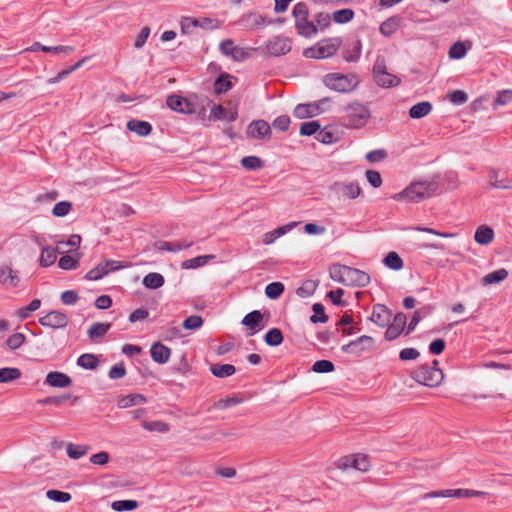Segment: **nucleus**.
Segmentation results:
<instances>
[{
	"mask_svg": "<svg viewBox=\"0 0 512 512\" xmlns=\"http://www.w3.org/2000/svg\"><path fill=\"white\" fill-rule=\"evenodd\" d=\"M448 99L456 105L465 103L468 99L467 94L462 90H455L447 95Z\"/></svg>",
	"mask_w": 512,
	"mask_h": 512,
	"instance_id": "64",
	"label": "nucleus"
},
{
	"mask_svg": "<svg viewBox=\"0 0 512 512\" xmlns=\"http://www.w3.org/2000/svg\"><path fill=\"white\" fill-rule=\"evenodd\" d=\"M46 496L48 499L59 503L69 502L72 498L70 493L54 489L48 490Z\"/></svg>",
	"mask_w": 512,
	"mask_h": 512,
	"instance_id": "50",
	"label": "nucleus"
},
{
	"mask_svg": "<svg viewBox=\"0 0 512 512\" xmlns=\"http://www.w3.org/2000/svg\"><path fill=\"white\" fill-rule=\"evenodd\" d=\"M468 47L464 42H455L449 49L448 55L451 59H462L467 53Z\"/></svg>",
	"mask_w": 512,
	"mask_h": 512,
	"instance_id": "46",
	"label": "nucleus"
},
{
	"mask_svg": "<svg viewBox=\"0 0 512 512\" xmlns=\"http://www.w3.org/2000/svg\"><path fill=\"white\" fill-rule=\"evenodd\" d=\"M370 282V276L359 269L347 267L345 286L365 287Z\"/></svg>",
	"mask_w": 512,
	"mask_h": 512,
	"instance_id": "14",
	"label": "nucleus"
},
{
	"mask_svg": "<svg viewBox=\"0 0 512 512\" xmlns=\"http://www.w3.org/2000/svg\"><path fill=\"white\" fill-rule=\"evenodd\" d=\"M203 325V319L201 316L192 315L187 317L183 322V327L187 330H196Z\"/></svg>",
	"mask_w": 512,
	"mask_h": 512,
	"instance_id": "61",
	"label": "nucleus"
},
{
	"mask_svg": "<svg viewBox=\"0 0 512 512\" xmlns=\"http://www.w3.org/2000/svg\"><path fill=\"white\" fill-rule=\"evenodd\" d=\"M438 190V183L435 181H416L401 192L392 196L395 201H406L411 203L421 202L435 195Z\"/></svg>",
	"mask_w": 512,
	"mask_h": 512,
	"instance_id": "1",
	"label": "nucleus"
},
{
	"mask_svg": "<svg viewBox=\"0 0 512 512\" xmlns=\"http://www.w3.org/2000/svg\"><path fill=\"white\" fill-rule=\"evenodd\" d=\"M331 190L347 199H356L361 193V188L354 182H335L331 186Z\"/></svg>",
	"mask_w": 512,
	"mask_h": 512,
	"instance_id": "15",
	"label": "nucleus"
},
{
	"mask_svg": "<svg viewBox=\"0 0 512 512\" xmlns=\"http://www.w3.org/2000/svg\"><path fill=\"white\" fill-rule=\"evenodd\" d=\"M262 321V314L258 310H254L244 316L241 323L251 330L250 335L256 334L260 329V323Z\"/></svg>",
	"mask_w": 512,
	"mask_h": 512,
	"instance_id": "21",
	"label": "nucleus"
},
{
	"mask_svg": "<svg viewBox=\"0 0 512 512\" xmlns=\"http://www.w3.org/2000/svg\"><path fill=\"white\" fill-rule=\"evenodd\" d=\"M231 88V81L229 74H221L215 81L214 90L215 93L221 94Z\"/></svg>",
	"mask_w": 512,
	"mask_h": 512,
	"instance_id": "47",
	"label": "nucleus"
},
{
	"mask_svg": "<svg viewBox=\"0 0 512 512\" xmlns=\"http://www.w3.org/2000/svg\"><path fill=\"white\" fill-rule=\"evenodd\" d=\"M219 50L224 56L231 57L234 61L241 62L251 57L255 48H243L234 45L232 39L223 40L219 44Z\"/></svg>",
	"mask_w": 512,
	"mask_h": 512,
	"instance_id": "6",
	"label": "nucleus"
},
{
	"mask_svg": "<svg viewBox=\"0 0 512 512\" xmlns=\"http://www.w3.org/2000/svg\"><path fill=\"white\" fill-rule=\"evenodd\" d=\"M210 371L218 378H225L233 375L236 369L232 364H214L210 367Z\"/></svg>",
	"mask_w": 512,
	"mask_h": 512,
	"instance_id": "38",
	"label": "nucleus"
},
{
	"mask_svg": "<svg viewBox=\"0 0 512 512\" xmlns=\"http://www.w3.org/2000/svg\"><path fill=\"white\" fill-rule=\"evenodd\" d=\"M72 208V203L69 201L58 202L52 209V214L56 217L66 216Z\"/></svg>",
	"mask_w": 512,
	"mask_h": 512,
	"instance_id": "57",
	"label": "nucleus"
},
{
	"mask_svg": "<svg viewBox=\"0 0 512 512\" xmlns=\"http://www.w3.org/2000/svg\"><path fill=\"white\" fill-rule=\"evenodd\" d=\"M25 339L26 338L24 334L14 333L7 338L6 344L9 347V349L16 350L23 345Z\"/></svg>",
	"mask_w": 512,
	"mask_h": 512,
	"instance_id": "58",
	"label": "nucleus"
},
{
	"mask_svg": "<svg viewBox=\"0 0 512 512\" xmlns=\"http://www.w3.org/2000/svg\"><path fill=\"white\" fill-rule=\"evenodd\" d=\"M130 132H135L137 135L145 137L152 132V125L147 121L130 119Z\"/></svg>",
	"mask_w": 512,
	"mask_h": 512,
	"instance_id": "29",
	"label": "nucleus"
},
{
	"mask_svg": "<svg viewBox=\"0 0 512 512\" xmlns=\"http://www.w3.org/2000/svg\"><path fill=\"white\" fill-rule=\"evenodd\" d=\"M406 325V316L403 313H398L395 315L393 322L388 326L385 332V338L388 341H391L397 338Z\"/></svg>",
	"mask_w": 512,
	"mask_h": 512,
	"instance_id": "16",
	"label": "nucleus"
},
{
	"mask_svg": "<svg viewBox=\"0 0 512 512\" xmlns=\"http://www.w3.org/2000/svg\"><path fill=\"white\" fill-rule=\"evenodd\" d=\"M485 492L472 489H446V497L469 498L485 495Z\"/></svg>",
	"mask_w": 512,
	"mask_h": 512,
	"instance_id": "33",
	"label": "nucleus"
},
{
	"mask_svg": "<svg viewBox=\"0 0 512 512\" xmlns=\"http://www.w3.org/2000/svg\"><path fill=\"white\" fill-rule=\"evenodd\" d=\"M318 283L314 280H306L302 283V285L297 289L296 293L299 297L307 298L312 296L316 289Z\"/></svg>",
	"mask_w": 512,
	"mask_h": 512,
	"instance_id": "42",
	"label": "nucleus"
},
{
	"mask_svg": "<svg viewBox=\"0 0 512 512\" xmlns=\"http://www.w3.org/2000/svg\"><path fill=\"white\" fill-rule=\"evenodd\" d=\"M211 116L215 120H227L229 122H233L237 119L238 114H237L236 109L228 111L221 105H215L211 109Z\"/></svg>",
	"mask_w": 512,
	"mask_h": 512,
	"instance_id": "25",
	"label": "nucleus"
},
{
	"mask_svg": "<svg viewBox=\"0 0 512 512\" xmlns=\"http://www.w3.org/2000/svg\"><path fill=\"white\" fill-rule=\"evenodd\" d=\"M193 245L192 241H174V242H167V241H161L158 243V249L162 251H170V252H177L182 249H187Z\"/></svg>",
	"mask_w": 512,
	"mask_h": 512,
	"instance_id": "28",
	"label": "nucleus"
},
{
	"mask_svg": "<svg viewBox=\"0 0 512 512\" xmlns=\"http://www.w3.org/2000/svg\"><path fill=\"white\" fill-rule=\"evenodd\" d=\"M474 239L480 245H488L494 239V231L487 225H481L476 229Z\"/></svg>",
	"mask_w": 512,
	"mask_h": 512,
	"instance_id": "24",
	"label": "nucleus"
},
{
	"mask_svg": "<svg viewBox=\"0 0 512 512\" xmlns=\"http://www.w3.org/2000/svg\"><path fill=\"white\" fill-rule=\"evenodd\" d=\"M293 16L295 22H299L308 18V7L305 3L299 2L293 8Z\"/></svg>",
	"mask_w": 512,
	"mask_h": 512,
	"instance_id": "62",
	"label": "nucleus"
},
{
	"mask_svg": "<svg viewBox=\"0 0 512 512\" xmlns=\"http://www.w3.org/2000/svg\"><path fill=\"white\" fill-rule=\"evenodd\" d=\"M312 310L314 312V315L310 317L312 323H325L328 321V316L325 314L324 306L321 303H315L312 306Z\"/></svg>",
	"mask_w": 512,
	"mask_h": 512,
	"instance_id": "51",
	"label": "nucleus"
},
{
	"mask_svg": "<svg viewBox=\"0 0 512 512\" xmlns=\"http://www.w3.org/2000/svg\"><path fill=\"white\" fill-rule=\"evenodd\" d=\"M236 23L246 30H256L267 23L270 24L271 21H266L265 17L258 13L249 12L241 15Z\"/></svg>",
	"mask_w": 512,
	"mask_h": 512,
	"instance_id": "12",
	"label": "nucleus"
},
{
	"mask_svg": "<svg viewBox=\"0 0 512 512\" xmlns=\"http://www.w3.org/2000/svg\"><path fill=\"white\" fill-rule=\"evenodd\" d=\"M57 258V249L53 247H44L40 256V264L43 267L53 265Z\"/></svg>",
	"mask_w": 512,
	"mask_h": 512,
	"instance_id": "39",
	"label": "nucleus"
},
{
	"mask_svg": "<svg viewBox=\"0 0 512 512\" xmlns=\"http://www.w3.org/2000/svg\"><path fill=\"white\" fill-rule=\"evenodd\" d=\"M358 79L353 74H329L325 78V85L335 91L346 93L353 91L358 85Z\"/></svg>",
	"mask_w": 512,
	"mask_h": 512,
	"instance_id": "4",
	"label": "nucleus"
},
{
	"mask_svg": "<svg viewBox=\"0 0 512 512\" xmlns=\"http://www.w3.org/2000/svg\"><path fill=\"white\" fill-rule=\"evenodd\" d=\"M241 164L248 170H256L262 167V160L257 156H246L242 158Z\"/></svg>",
	"mask_w": 512,
	"mask_h": 512,
	"instance_id": "60",
	"label": "nucleus"
},
{
	"mask_svg": "<svg viewBox=\"0 0 512 512\" xmlns=\"http://www.w3.org/2000/svg\"><path fill=\"white\" fill-rule=\"evenodd\" d=\"M77 364L82 368L94 370L98 367L99 360L94 354L86 353L77 359Z\"/></svg>",
	"mask_w": 512,
	"mask_h": 512,
	"instance_id": "40",
	"label": "nucleus"
},
{
	"mask_svg": "<svg viewBox=\"0 0 512 512\" xmlns=\"http://www.w3.org/2000/svg\"><path fill=\"white\" fill-rule=\"evenodd\" d=\"M354 12L351 9H341L333 13V20L336 23H347L353 19Z\"/></svg>",
	"mask_w": 512,
	"mask_h": 512,
	"instance_id": "54",
	"label": "nucleus"
},
{
	"mask_svg": "<svg viewBox=\"0 0 512 512\" xmlns=\"http://www.w3.org/2000/svg\"><path fill=\"white\" fill-rule=\"evenodd\" d=\"M326 99L321 100L319 103L298 104L294 109V116L298 119H305L317 115L320 111L319 104H322Z\"/></svg>",
	"mask_w": 512,
	"mask_h": 512,
	"instance_id": "18",
	"label": "nucleus"
},
{
	"mask_svg": "<svg viewBox=\"0 0 512 512\" xmlns=\"http://www.w3.org/2000/svg\"><path fill=\"white\" fill-rule=\"evenodd\" d=\"M124 267H126V266L123 264H120V262H118V261L105 260V261L100 262L95 268L89 270L87 272V274L85 275V278L87 280L96 281V280L103 278L108 273L119 270Z\"/></svg>",
	"mask_w": 512,
	"mask_h": 512,
	"instance_id": "8",
	"label": "nucleus"
},
{
	"mask_svg": "<svg viewBox=\"0 0 512 512\" xmlns=\"http://www.w3.org/2000/svg\"><path fill=\"white\" fill-rule=\"evenodd\" d=\"M270 132V126L264 120L253 121L247 127L248 135L256 139H263L266 136L270 135Z\"/></svg>",
	"mask_w": 512,
	"mask_h": 512,
	"instance_id": "17",
	"label": "nucleus"
},
{
	"mask_svg": "<svg viewBox=\"0 0 512 512\" xmlns=\"http://www.w3.org/2000/svg\"><path fill=\"white\" fill-rule=\"evenodd\" d=\"M264 340L269 346H279L283 342V335L280 329H270L264 337Z\"/></svg>",
	"mask_w": 512,
	"mask_h": 512,
	"instance_id": "43",
	"label": "nucleus"
},
{
	"mask_svg": "<svg viewBox=\"0 0 512 512\" xmlns=\"http://www.w3.org/2000/svg\"><path fill=\"white\" fill-rule=\"evenodd\" d=\"M291 50V41L284 36H275L265 44V51L271 56H281Z\"/></svg>",
	"mask_w": 512,
	"mask_h": 512,
	"instance_id": "10",
	"label": "nucleus"
},
{
	"mask_svg": "<svg viewBox=\"0 0 512 512\" xmlns=\"http://www.w3.org/2000/svg\"><path fill=\"white\" fill-rule=\"evenodd\" d=\"M320 127L321 126L318 121L304 122L300 126V134L303 136H311L315 133L317 134Z\"/></svg>",
	"mask_w": 512,
	"mask_h": 512,
	"instance_id": "55",
	"label": "nucleus"
},
{
	"mask_svg": "<svg viewBox=\"0 0 512 512\" xmlns=\"http://www.w3.org/2000/svg\"><path fill=\"white\" fill-rule=\"evenodd\" d=\"M109 329V323L95 322L89 327L87 334L91 340H95L104 337Z\"/></svg>",
	"mask_w": 512,
	"mask_h": 512,
	"instance_id": "32",
	"label": "nucleus"
},
{
	"mask_svg": "<svg viewBox=\"0 0 512 512\" xmlns=\"http://www.w3.org/2000/svg\"><path fill=\"white\" fill-rule=\"evenodd\" d=\"M374 79L376 84L382 88L396 87L401 82L398 76L393 75L387 71L377 75L374 77Z\"/></svg>",
	"mask_w": 512,
	"mask_h": 512,
	"instance_id": "26",
	"label": "nucleus"
},
{
	"mask_svg": "<svg viewBox=\"0 0 512 512\" xmlns=\"http://www.w3.org/2000/svg\"><path fill=\"white\" fill-rule=\"evenodd\" d=\"M391 313L389 309L381 304H377L373 307L371 314V321L380 327H384L390 320Z\"/></svg>",
	"mask_w": 512,
	"mask_h": 512,
	"instance_id": "19",
	"label": "nucleus"
},
{
	"mask_svg": "<svg viewBox=\"0 0 512 512\" xmlns=\"http://www.w3.org/2000/svg\"><path fill=\"white\" fill-rule=\"evenodd\" d=\"M89 451V446L87 445H77L73 443L66 444V452L69 458L77 460L81 457L85 456Z\"/></svg>",
	"mask_w": 512,
	"mask_h": 512,
	"instance_id": "34",
	"label": "nucleus"
},
{
	"mask_svg": "<svg viewBox=\"0 0 512 512\" xmlns=\"http://www.w3.org/2000/svg\"><path fill=\"white\" fill-rule=\"evenodd\" d=\"M21 377L20 369L16 367L0 368V383H10Z\"/></svg>",
	"mask_w": 512,
	"mask_h": 512,
	"instance_id": "35",
	"label": "nucleus"
},
{
	"mask_svg": "<svg viewBox=\"0 0 512 512\" xmlns=\"http://www.w3.org/2000/svg\"><path fill=\"white\" fill-rule=\"evenodd\" d=\"M341 45L338 38L319 42L315 47L305 51V56L315 59H324L334 55Z\"/></svg>",
	"mask_w": 512,
	"mask_h": 512,
	"instance_id": "5",
	"label": "nucleus"
},
{
	"mask_svg": "<svg viewBox=\"0 0 512 512\" xmlns=\"http://www.w3.org/2000/svg\"><path fill=\"white\" fill-rule=\"evenodd\" d=\"M150 352L152 359L159 364L166 363L171 355V350L159 342L152 345Z\"/></svg>",
	"mask_w": 512,
	"mask_h": 512,
	"instance_id": "23",
	"label": "nucleus"
},
{
	"mask_svg": "<svg viewBox=\"0 0 512 512\" xmlns=\"http://www.w3.org/2000/svg\"><path fill=\"white\" fill-rule=\"evenodd\" d=\"M142 427L151 432L166 433L169 431V425L163 421H144Z\"/></svg>",
	"mask_w": 512,
	"mask_h": 512,
	"instance_id": "49",
	"label": "nucleus"
},
{
	"mask_svg": "<svg viewBox=\"0 0 512 512\" xmlns=\"http://www.w3.org/2000/svg\"><path fill=\"white\" fill-rule=\"evenodd\" d=\"M398 27H399V19L389 18L380 25L379 30H380L381 34L388 37V36H391L392 34H394L396 32V30L398 29Z\"/></svg>",
	"mask_w": 512,
	"mask_h": 512,
	"instance_id": "45",
	"label": "nucleus"
},
{
	"mask_svg": "<svg viewBox=\"0 0 512 512\" xmlns=\"http://www.w3.org/2000/svg\"><path fill=\"white\" fill-rule=\"evenodd\" d=\"M508 277V271L504 268H500L491 273H488L482 278V284L484 286L498 284Z\"/></svg>",
	"mask_w": 512,
	"mask_h": 512,
	"instance_id": "30",
	"label": "nucleus"
},
{
	"mask_svg": "<svg viewBox=\"0 0 512 512\" xmlns=\"http://www.w3.org/2000/svg\"><path fill=\"white\" fill-rule=\"evenodd\" d=\"M165 283L164 277L160 273L151 272L143 278V285L148 289H158Z\"/></svg>",
	"mask_w": 512,
	"mask_h": 512,
	"instance_id": "31",
	"label": "nucleus"
},
{
	"mask_svg": "<svg viewBox=\"0 0 512 512\" xmlns=\"http://www.w3.org/2000/svg\"><path fill=\"white\" fill-rule=\"evenodd\" d=\"M383 263L385 266L395 271H398L403 267V261L401 257L396 252L393 251L389 252L385 256Z\"/></svg>",
	"mask_w": 512,
	"mask_h": 512,
	"instance_id": "41",
	"label": "nucleus"
},
{
	"mask_svg": "<svg viewBox=\"0 0 512 512\" xmlns=\"http://www.w3.org/2000/svg\"><path fill=\"white\" fill-rule=\"evenodd\" d=\"M126 375V368L123 362L114 365L108 372V376L112 380L121 379Z\"/></svg>",
	"mask_w": 512,
	"mask_h": 512,
	"instance_id": "63",
	"label": "nucleus"
},
{
	"mask_svg": "<svg viewBox=\"0 0 512 512\" xmlns=\"http://www.w3.org/2000/svg\"><path fill=\"white\" fill-rule=\"evenodd\" d=\"M347 267L345 265L335 264L329 269L330 278L338 283L345 285L347 276Z\"/></svg>",
	"mask_w": 512,
	"mask_h": 512,
	"instance_id": "36",
	"label": "nucleus"
},
{
	"mask_svg": "<svg viewBox=\"0 0 512 512\" xmlns=\"http://www.w3.org/2000/svg\"><path fill=\"white\" fill-rule=\"evenodd\" d=\"M20 279L11 267L3 265L0 267V284L7 287H16Z\"/></svg>",
	"mask_w": 512,
	"mask_h": 512,
	"instance_id": "20",
	"label": "nucleus"
},
{
	"mask_svg": "<svg viewBox=\"0 0 512 512\" xmlns=\"http://www.w3.org/2000/svg\"><path fill=\"white\" fill-rule=\"evenodd\" d=\"M45 384L52 387L65 388L70 386L71 378L62 372H50L46 376Z\"/></svg>",
	"mask_w": 512,
	"mask_h": 512,
	"instance_id": "22",
	"label": "nucleus"
},
{
	"mask_svg": "<svg viewBox=\"0 0 512 512\" xmlns=\"http://www.w3.org/2000/svg\"><path fill=\"white\" fill-rule=\"evenodd\" d=\"M42 326L52 329H62L68 325V317L60 311H51L39 319Z\"/></svg>",
	"mask_w": 512,
	"mask_h": 512,
	"instance_id": "11",
	"label": "nucleus"
},
{
	"mask_svg": "<svg viewBox=\"0 0 512 512\" xmlns=\"http://www.w3.org/2000/svg\"><path fill=\"white\" fill-rule=\"evenodd\" d=\"M296 28L298 29L299 34L305 37H310L317 32L316 26L312 22L308 21V18L296 22Z\"/></svg>",
	"mask_w": 512,
	"mask_h": 512,
	"instance_id": "44",
	"label": "nucleus"
},
{
	"mask_svg": "<svg viewBox=\"0 0 512 512\" xmlns=\"http://www.w3.org/2000/svg\"><path fill=\"white\" fill-rule=\"evenodd\" d=\"M374 339L371 336L363 335L356 340L350 341L341 347L344 353L361 355L365 351H369L374 346Z\"/></svg>",
	"mask_w": 512,
	"mask_h": 512,
	"instance_id": "9",
	"label": "nucleus"
},
{
	"mask_svg": "<svg viewBox=\"0 0 512 512\" xmlns=\"http://www.w3.org/2000/svg\"><path fill=\"white\" fill-rule=\"evenodd\" d=\"M284 292V285L281 282H272L265 287V294L270 299H277Z\"/></svg>",
	"mask_w": 512,
	"mask_h": 512,
	"instance_id": "48",
	"label": "nucleus"
},
{
	"mask_svg": "<svg viewBox=\"0 0 512 512\" xmlns=\"http://www.w3.org/2000/svg\"><path fill=\"white\" fill-rule=\"evenodd\" d=\"M412 378L424 386L437 387L442 383L444 373L439 367L422 365L413 371Z\"/></svg>",
	"mask_w": 512,
	"mask_h": 512,
	"instance_id": "3",
	"label": "nucleus"
},
{
	"mask_svg": "<svg viewBox=\"0 0 512 512\" xmlns=\"http://www.w3.org/2000/svg\"><path fill=\"white\" fill-rule=\"evenodd\" d=\"M337 467L342 470L353 468L360 472H367L370 468V461L364 454H353L342 457L337 462Z\"/></svg>",
	"mask_w": 512,
	"mask_h": 512,
	"instance_id": "7",
	"label": "nucleus"
},
{
	"mask_svg": "<svg viewBox=\"0 0 512 512\" xmlns=\"http://www.w3.org/2000/svg\"><path fill=\"white\" fill-rule=\"evenodd\" d=\"M213 255L197 256L195 258L185 260L181 263L183 269H195L206 265L209 260L213 259Z\"/></svg>",
	"mask_w": 512,
	"mask_h": 512,
	"instance_id": "37",
	"label": "nucleus"
},
{
	"mask_svg": "<svg viewBox=\"0 0 512 512\" xmlns=\"http://www.w3.org/2000/svg\"><path fill=\"white\" fill-rule=\"evenodd\" d=\"M361 54V43L360 41H355L351 47H349L345 54L344 59L348 62H354L358 60Z\"/></svg>",
	"mask_w": 512,
	"mask_h": 512,
	"instance_id": "52",
	"label": "nucleus"
},
{
	"mask_svg": "<svg viewBox=\"0 0 512 512\" xmlns=\"http://www.w3.org/2000/svg\"><path fill=\"white\" fill-rule=\"evenodd\" d=\"M432 111V104L428 101L419 102L409 110V116L413 119H420Z\"/></svg>",
	"mask_w": 512,
	"mask_h": 512,
	"instance_id": "27",
	"label": "nucleus"
},
{
	"mask_svg": "<svg viewBox=\"0 0 512 512\" xmlns=\"http://www.w3.org/2000/svg\"><path fill=\"white\" fill-rule=\"evenodd\" d=\"M345 125L350 128H362L364 127L370 117L371 112L368 106L360 102H352L345 109Z\"/></svg>",
	"mask_w": 512,
	"mask_h": 512,
	"instance_id": "2",
	"label": "nucleus"
},
{
	"mask_svg": "<svg viewBox=\"0 0 512 512\" xmlns=\"http://www.w3.org/2000/svg\"><path fill=\"white\" fill-rule=\"evenodd\" d=\"M334 369V364L329 360H318L312 366V371L316 373H329Z\"/></svg>",
	"mask_w": 512,
	"mask_h": 512,
	"instance_id": "56",
	"label": "nucleus"
},
{
	"mask_svg": "<svg viewBox=\"0 0 512 512\" xmlns=\"http://www.w3.org/2000/svg\"><path fill=\"white\" fill-rule=\"evenodd\" d=\"M78 258H73L70 255H64L59 259L58 265L63 270H73L78 267Z\"/></svg>",
	"mask_w": 512,
	"mask_h": 512,
	"instance_id": "59",
	"label": "nucleus"
},
{
	"mask_svg": "<svg viewBox=\"0 0 512 512\" xmlns=\"http://www.w3.org/2000/svg\"><path fill=\"white\" fill-rule=\"evenodd\" d=\"M199 26V21L191 17H183L180 22L181 32L185 35L192 33L194 28Z\"/></svg>",
	"mask_w": 512,
	"mask_h": 512,
	"instance_id": "53",
	"label": "nucleus"
},
{
	"mask_svg": "<svg viewBox=\"0 0 512 512\" xmlns=\"http://www.w3.org/2000/svg\"><path fill=\"white\" fill-rule=\"evenodd\" d=\"M166 104L171 110L179 113L191 114L194 112L193 104L177 94L169 95L166 99Z\"/></svg>",
	"mask_w": 512,
	"mask_h": 512,
	"instance_id": "13",
	"label": "nucleus"
}]
</instances>
